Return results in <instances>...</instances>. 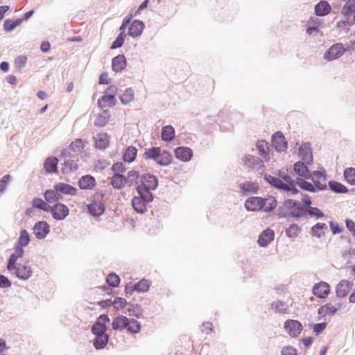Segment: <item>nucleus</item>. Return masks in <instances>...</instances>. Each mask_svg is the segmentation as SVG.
<instances>
[{"mask_svg":"<svg viewBox=\"0 0 355 355\" xmlns=\"http://www.w3.org/2000/svg\"><path fill=\"white\" fill-rule=\"evenodd\" d=\"M294 171L297 175L306 179L311 176L307 166L302 162H297L294 164Z\"/></svg>","mask_w":355,"mask_h":355,"instance_id":"nucleus-27","label":"nucleus"},{"mask_svg":"<svg viewBox=\"0 0 355 355\" xmlns=\"http://www.w3.org/2000/svg\"><path fill=\"white\" fill-rule=\"evenodd\" d=\"M284 328L291 336H297L302 331V324L297 320H288L284 323Z\"/></svg>","mask_w":355,"mask_h":355,"instance_id":"nucleus-11","label":"nucleus"},{"mask_svg":"<svg viewBox=\"0 0 355 355\" xmlns=\"http://www.w3.org/2000/svg\"><path fill=\"white\" fill-rule=\"evenodd\" d=\"M272 144L278 151L284 150L287 148V143L282 132H277L272 136Z\"/></svg>","mask_w":355,"mask_h":355,"instance_id":"nucleus-13","label":"nucleus"},{"mask_svg":"<svg viewBox=\"0 0 355 355\" xmlns=\"http://www.w3.org/2000/svg\"><path fill=\"white\" fill-rule=\"evenodd\" d=\"M10 180H11V176L10 175H4L0 180V191L1 193L4 192L6 190L7 185L9 184Z\"/></svg>","mask_w":355,"mask_h":355,"instance_id":"nucleus-62","label":"nucleus"},{"mask_svg":"<svg viewBox=\"0 0 355 355\" xmlns=\"http://www.w3.org/2000/svg\"><path fill=\"white\" fill-rule=\"evenodd\" d=\"M24 254V250L22 249V247L21 246H16L15 248V252L13 254H11L8 263V269L9 270H12V269L15 268V263L18 258H20L22 257Z\"/></svg>","mask_w":355,"mask_h":355,"instance_id":"nucleus-26","label":"nucleus"},{"mask_svg":"<svg viewBox=\"0 0 355 355\" xmlns=\"http://www.w3.org/2000/svg\"><path fill=\"white\" fill-rule=\"evenodd\" d=\"M141 197H134L132 200V205L134 209L138 213H144L146 211V203Z\"/></svg>","mask_w":355,"mask_h":355,"instance_id":"nucleus-30","label":"nucleus"},{"mask_svg":"<svg viewBox=\"0 0 355 355\" xmlns=\"http://www.w3.org/2000/svg\"><path fill=\"white\" fill-rule=\"evenodd\" d=\"M299 154L307 164L312 161V152L309 144H302L299 148Z\"/></svg>","mask_w":355,"mask_h":355,"instance_id":"nucleus-28","label":"nucleus"},{"mask_svg":"<svg viewBox=\"0 0 355 355\" xmlns=\"http://www.w3.org/2000/svg\"><path fill=\"white\" fill-rule=\"evenodd\" d=\"M331 287L325 282H320L315 284L312 288L313 294L319 298L325 299L329 295Z\"/></svg>","mask_w":355,"mask_h":355,"instance_id":"nucleus-7","label":"nucleus"},{"mask_svg":"<svg viewBox=\"0 0 355 355\" xmlns=\"http://www.w3.org/2000/svg\"><path fill=\"white\" fill-rule=\"evenodd\" d=\"M262 198L251 197L245 202V208L249 211H258L261 209Z\"/></svg>","mask_w":355,"mask_h":355,"instance_id":"nucleus-18","label":"nucleus"},{"mask_svg":"<svg viewBox=\"0 0 355 355\" xmlns=\"http://www.w3.org/2000/svg\"><path fill=\"white\" fill-rule=\"evenodd\" d=\"M51 214L55 220L64 219L69 213L68 207L62 203H56L51 208Z\"/></svg>","mask_w":355,"mask_h":355,"instance_id":"nucleus-9","label":"nucleus"},{"mask_svg":"<svg viewBox=\"0 0 355 355\" xmlns=\"http://www.w3.org/2000/svg\"><path fill=\"white\" fill-rule=\"evenodd\" d=\"M312 180L318 189L323 190L327 188V178L324 172L315 171L313 175Z\"/></svg>","mask_w":355,"mask_h":355,"instance_id":"nucleus-14","label":"nucleus"},{"mask_svg":"<svg viewBox=\"0 0 355 355\" xmlns=\"http://www.w3.org/2000/svg\"><path fill=\"white\" fill-rule=\"evenodd\" d=\"M297 185L303 190L310 191V192H315L316 189L314 185L311 183L306 182L302 179H297Z\"/></svg>","mask_w":355,"mask_h":355,"instance_id":"nucleus-49","label":"nucleus"},{"mask_svg":"<svg viewBox=\"0 0 355 355\" xmlns=\"http://www.w3.org/2000/svg\"><path fill=\"white\" fill-rule=\"evenodd\" d=\"M342 306L343 302L340 299L333 297L330 302L318 309V313L323 317L334 315L341 309Z\"/></svg>","mask_w":355,"mask_h":355,"instance_id":"nucleus-3","label":"nucleus"},{"mask_svg":"<svg viewBox=\"0 0 355 355\" xmlns=\"http://www.w3.org/2000/svg\"><path fill=\"white\" fill-rule=\"evenodd\" d=\"M125 37V33H121L118 35L117 38L113 42L112 46H111V49H115L121 47L124 43Z\"/></svg>","mask_w":355,"mask_h":355,"instance_id":"nucleus-60","label":"nucleus"},{"mask_svg":"<svg viewBox=\"0 0 355 355\" xmlns=\"http://www.w3.org/2000/svg\"><path fill=\"white\" fill-rule=\"evenodd\" d=\"M257 148L262 156V159L265 161L268 159V144L265 141H259L257 144Z\"/></svg>","mask_w":355,"mask_h":355,"instance_id":"nucleus-46","label":"nucleus"},{"mask_svg":"<svg viewBox=\"0 0 355 355\" xmlns=\"http://www.w3.org/2000/svg\"><path fill=\"white\" fill-rule=\"evenodd\" d=\"M331 11V6L328 2L322 1L315 7V12L318 16H324Z\"/></svg>","mask_w":355,"mask_h":355,"instance_id":"nucleus-32","label":"nucleus"},{"mask_svg":"<svg viewBox=\"0 0 355 355\" xmlns=\"http://www.w3.org/2000/svg\"><path fill=\"white\" fill-rule=\"evenodd\" d=\"M282 209L284 211V216H292L293 218L302 216L304 211L302 206L299 202L290 199L284 202Z\"/></svg>","mask_w":355,"mask_h":355,"instance_id":"nucleus-4","label":"nucleus"},{"mask_svg":"<svg viewBox=\"0 0 355 355\" xmlns=\"http://www.w3.org/2000/svg\"><path fill=\"white\" fill-rule=\"evenodd\" d=\"M32 205L33 207L46 211H48L50 208L49 205L45 201L39 198H34L33 200Z\"/></svg>","mask_w":355,"mask_h":355,"instance_id":"nucleus-50","label":"nucleus"},{"mask_svg":"<svg viewBox=\"0 0 355 355\" xmlns=\"http://www.w3.org/2000/svg\"><path fill=\"white\" fill-rule=\"evenodd\" d=\"M245 164L248 167H254L256 165L259 164V162L255 160L253 156H246L244 159Z\"/></svg>","mask_w":355,"mask_h":355,"instance_id":"nucleus-63","label":"nucleus"},{"mask_svg":"<svg viewBox=\"0 0 355 355\" xmlns=\"http://www.w3.org/2000/svg\"><path fill=\"white\" fill-rule=\"evenodd\" d=\"M58 159L55 157H48L44 163V168L48 173H58Z\"/></svg>","mask_w":355,"mask_h":355,"instance_id":"nucleus-23","label":"nucleus"},{"mask_svg":"<svg viewBox=\"0 0 355 355\" xmlns=\"http://www.w3.org/2000/svg\"><path fill=\"white\" fill-rule=\"evenodd\" d=\"M320 26V22L316 17H311L307 22V33L311 34L313 31L318 30Z\"/></svg>","mask_w":355,"mask_h":355,"instance_id":"nucleus-51","label":"nucleus"},{"mask_svg":"<svg viewBox=\"0 0 355 355\" xmlns=\"http://www.w3.org/2000/svg\"><path fill=\"white\" fill-rule=\"evenodd\" d=\"M300 227L297 225H291L286 231V235L290 238H295L300 232Z\"/></svg>","mask_w":355,"mask_h":355,"instance_id":"nucleus-56","label":"nucleus"},{"mask_svg":"<svg viewBox=\"0 0 355 355\" xmlns=\"http://www.w3.org/2000/svg\"><path fill=\"white\" fill-rule=\"evenodd\" d=\"M128 318L124 315H119L116 317L112 321V328L114 330L122 331L125 329V324H127Z\"/></svg>","mask_w":355,"mask_h":355,"instance_id":"nucleus-36","label":"nucleus"},{"mask_svg":"<svg viewBox=\"0 0 355 355\" xmlns=\"http://www.w3.org/2000/svg\"><path fill=\"white\" fill-rule=\"evenodd\" d=\"M22 22V19H17L15 21L7 19L3 23L4 30L7 32H10L15 29L17 26L20 25Z\"/></svg>","mask_w":355,"mask_h":355,"instance_id":"nucleus-48","label":"nucleus"},{"mask_svg":"<svg viewBox=\"0 0 355 355\" xmlns=\"http://www.w3.org/2000/svg\"><path fill=\"white\" fill-rule=\"evenodd\" d=\"M117 94V87L115 85L109 86L105 94L98 100V105L101 107H110L115 104V96Z\"/></svg>","mask_w":355,"mask_h":355,"instance_id":"nucleus-5","label":"nucleus"},{"mask_svg":"<svg viewBox=\"0 0 355 355\" xmlns=\"http://www.w3.org/2000/svg\"><path fill=\"white\" fill-rule=\"evenodd\" d=\"M85 146V141L81 139H76L71 141L69 144V150L67 149H64L62 150L61 155L66 157L70 155L71 152L77 153H81L84 149Z\"/></svg>","mask_w":355,"mask_h":355,"instance_id":"nucleus-8","label":"nucleus"},{"mask_svg":"<svg viewBox=\"0 0 355 355\" xmlns=\"http://www.w3.org/2000/svg\"><path fill=\"white\" fill-rule=\"evenodd\" d=\"M353 283L349 280H341L336 287V298L345 297L352 289Z\"/></svg>","mask_w":355,"mask_h":355,"instance_id":"nucleus-10","label":"nucleus"},{"mask_svg":"<svg viewBox=\"0 0 355 355\" xmlns=\"http://www.w3.org/2000/svg\"><path fill=\"white\" fill-rule=\"evenodd\" d=\"M341 12L346 18H349L352 13L355 12V0H348L344 5Z\"/></svg>","mask_w":355,"mask_h":355,"instance_id":"nucleus-38","label":"nucleus"},{"mask_svg":"<svg viewBox=\"0 0 355 355\" xmlns=\"http://www.w3.org/2000/svg\"><path fill=\"white\" fill-rule=\"evenodd\" d=\"M44 198L48 202H54L62 199V195L56 189H49L44 193Z\"/></svg>","mask_w":355,"mask_h":355,"instance_id":"nucleus-34","label":"nucleus"},{"mask_svg":"<svg viewBox=\"0 0 355 355\" xmlns=\"http://www.w3.org/2000/svg\"><path fill=\"white\" fill-rule=\"evenodd\" d=\"M282 355H297V351L295 348L291 346H287L283 348Z\"/></svg>","mask_w":355,"mask_h":355,"instance_id":"nucleus-64","label":"nucleus"},{"mask_svg":"<svg viewBox=\"0 0 355 355\" xmlns=\"http://www.w3.org/2000/svg\"><path fill=\"white\" fill-rule=\"evenodd\" d=\"M106 330V325L101 324L100 322H97L93 325L92 328V331L95 335L104 334H105Z\"/></svg>","mask_w":355,"mask_h":355,"instance_id":"nucleus-57","label":"nucleus"},{"mask_svg":"<svg viewBox=\"0 0 355 355\" xmlns=\"http://www.w3.org/2000/svg\"><path fill=\"white\" fill-rule=\"evenodd\" d=\"M146 159H153L157 164L167 166L172 162V155L166 150H162L159 147H152L144 153Z\"/></svg>","mask_w":355,"mask_h":355,"instance_id":"nucleus-1","label":"nucleus"},{"mask_svg":"<svg viewBox=\"0 0 355 355\" xmlns=\"http://www.w3.org/2000/svg\"><path fill=\"white\" fill-rule=\"evenodd\" d=\"M141 324L135 319L128 318L125 329L130 334H137L141 331Z\"/></svg>","mask_w":355,"mask_h":355,"instance_id":"nucleus-33","label":"nucleus"},{"mask_svg":"<svg viewBox=\"0 0 355 355\" xmlns=\"http://www.w3.org/2000/svg\"><path fill=\"white\" fill-rule=\"evenodd\" d=\"M345 51V49L343 44L336 43L333 44L327 51L324 55V58L327 60H333L340 58Z\"/></svg>","mask_w":355,"mask_h":355,"instance_id":"nucleus-6","label":"nucleus"},{"mask_svg":"<svg viewBox=\"0 0 355 355\" xmlns=\"http://www.w3.org/2000/svg\"><path fill=\"white\" fill-rule=\"evenodd\" d=\"M137 155V149L132 146H128L123 154V159L124 162L131 163L136 159Z\"/></svg>","mask_w":355,"mask_h":355,"instance_id":"nucleus-29","label":"nucleus"},{"mask_svg":"<svg viewBox=\"0 0 355 355\" xmlns=\"http://www.w3.org/2000/svg\"><path fill=\"white\" fill-rule=\"evenodd\" d=\"M345 180L351 185H355V168L349 167L344 171Z\"/></svg>","mask_w":355,"mask_h":355,"instance_id":"nucleus-47","label":"nucleus"},{"mask_svg":"<svg viewBox=\"0 0 355 355\" xmlns=\"http://www.w3.org/2000/svg\"><path fill=\"white\" fill-rule=\"evenodd\" d=\"M110 183L114 188L121 189L126 183V178L120 173H115L112 177Z\"/></svg>","mask_w":355,"mask_h":355,"instance_id":"nucleus-35","label":"nucleus"},{"mask_svg":"<svg viewBox=\"0 0 355 355\" xmlns=\"http://www.w3.org/2000/svg\"><path fill=\"white\" fill-rule=\"evenodd\" d=\"M109 119L110 114L108 112L104 110L97 116L94 125L98 127H103L108 123Z\"/></svg>","mask_w":355,"mask_h":355,"instance_id":"nucleus-40","label":"nucleus"},{"mask_svg":"<svg viewBox=\"0 0 355 355\" xmlns=\"http://www.w3.org/2000/svg\"><path fill=\"white\" fill-rule=\"evenodd\" d=\"M30 241L29 234L26 230H23L20 232V236L18 240L19 246L25 247L28 245Z\"/></svg>","mask_w":355,"mask_h":355,"instance_id":"nucleus-53","label":"nucleus"},{"mask_svg":"<svg viewBox=\"0 0 355 355\" xmlns=\"http://www.w3.org/2000/svg\"><path fill=\"white\" fill-rule=\"evenodd\" d=\"M137 189L139 194V197L142 198L147 202L153 200V196L150 192L152 189H148L142 186H138Z\"/></svg>","mask_w":355,"mask_h":355,"instance_id":"nucleus-44","label":"nucleus"},{"mask_svg":"<svg viewBox=\"0 0 355 355\" xmlns=\"http://www.w3.org/2000/svg\"><path fill=\"white\" fill-rule=\"evenodd\" d=\"M142 187L155 190L158 185V180L155 175L146 174L142 177Z\"/></svg>","mask_w":355,"mask_h":355,"instance_id":"nucleus-21","label":"nucleus"},{"mask_svg":"<svg viewBox=\"0 0 355 355\" xmlns=\"http://www.w3.org/2000/svg\"><path fill=\"white\" fill-rule=\"evenodd\" d=\"M144 28V24L140 20H135L128 28V35L130 37H136L139 36Z\"/></svg>","mask_w":355,"mask_h":355,"instance_id":"nucleus-16","label":"nucleus"},{"mask_svg":"<svg viewBox=\"0 0 355 355\" xmlns=\"http://www.w3.org/2000/svg\"><path fill=\"white\" fill-rule=\"evenodd\" d=\"M88 210L92 215L98 216L104 212V207L100 202H93L88 205Z\"/></svg>","mask_w":355,"mask_h":355,"instance_id":"nucleus-39","label":"nucleus"},{"mask_svg":"<svg viewBox=\"0 0 355 355\" xmlns=\"http://www.w3.org/2000/svg\"><path fill=\"white\" fill-rule=\"evenodd\" d=\"M14 270L17 276L21 279H27L32 275V270L28 266L19 264Z\"/></svg>","mask_w":355,"mask_h":355,"instance_id":"nucleus-22","label":"nucleus"},{"mask_svg":"<svg viewBox=\"0 0 355 355\" xmlns=\"http://www.w3.org/2000/svg\"><path fill=\"white\" fill-rule=\"evenodd\" d=\"M150 286V281L147 279H141L136 284V291L138 292H146Z\"/></svg>","mask_w":355,"mask_h":355,"instance_id":"nucleus-55","label":"nucleus"},{"mask_svg":"<svg viewBox=\"0 0 355 355\" xmlns=\"http://www.w3.org/2000/svg\"><path fill=\"white\" fill-rule=\"evenodd\" d=\"M126 66V59L123 55H118L112 59V67L116 72L121 71Z\"/></svg>","mask_w":355,"mask_h":355,"instance_id":"nucleus-24","label":"nucleus"},{"mask_svg":"<svg viewBox=\"0 0 355 355\" xmlns=\"http://www.w3.org/2000/svg\"><path fill=\"white\" fill-rule=\"evenodd\" d=\"M96 336V337L94 342V346L97 349L104 348L108 342V335L104 334Z\"/></svg>","mask_w":355,"mask_h":355,"instance_id":"nucleus-41","label":"nucleus"},{"mask_svg":"<svg viewBox=\"0 0 355 355\" xmlns=\"http://www.w3.org/2000/svg\"><path fill=\"white\" fill-rule=\"evenodd\" d=\"M271 308L275 313L284 314L287 312L288 306L284 302L277 301L272 304Z\"/></svg>","mask_w":355,"mask_h":355,"instance_id":"nucleus-43","label":"nucleus"},{"mask_svg":"<svg viewBox=\"0 0 355 355\" xmlns=\"http://www.w3.org/2000/svg\"><path fill=\"white\" fill-rule=\"evenodd\" d=\"M49 232V225L45 221L37 223L34 227V233L39 239H43Z\"/></svg>","mask_w":355,"mask_h":355,"instance_id":"nucleus-17","label":"nucleus"},{"mask_svg":"<svg viewBox=\"0 0 355 355\" xmlns=\"http://www.w3.org/2000/svg\"><path fill=\"white\" fill-rule=\"evenodd\" d=\"M135 15L133 14V11H130V12L123 19L122 24L119 28L121 33H124V31L130 24V20L133 18Z\"/></svg>","mask_w":355,"mask_h":355,"instance_id":"nucleus-61","label":"nucleus"},{"mask_svg":"<svg viewBox=\"0 0 355 355\" xmlns=\"http://www.w3.org/2000/svg\"><path fill=\"white\" fill-rule=\"evenodd\" d=\"M107 283L112 287H117L120 283L119 275L115 273H110L106 278Z\"/></svg>","mask_w":355,"mask_h":355,"instance_id":"nucleus-54","label":"nucleus"},{"mask_svg":"<svg viewBox=\"0 0 355 355\" xmlns=\"http://www.w3.org/2000/svg\"><path fill=\"white\" fill-rule=\"evenodd\" d=\"M327 229V227L325 223H318L315 225H313L311 229L312 234L314 236L320 238L321 236L324 235V232Z\"/></svg>","mask_w":355,"mask_h":355,"instance_id":"nucleus-42","label":"nucleus"},{"mask_svg":"<svg viewBox=\"0 0 355 355\" xmlns=\"http://www.w3.org/2000/svg\"><path fill=\"white\" fill-rule=\"evenodd\" d=\"M94 143L97 148L105 149L110 145V137L107 133H99L94 137Z\"/></svg>","mask_w":355,"mask_h":355,"instance_id":"nucleus-15","label":"nucleus"},{"mask_svg":"<svg viewBox=\"0 0 355 355\" xmlns=\"http://www.w3.org/2000/svg\"><path fill=\"white\" fill-rule=\"evenodd\" d=\"M265 179L269 184L277 189H281L284 191H289L293 194H296L298 193V190L295 187L294 181L292 180L290 177H284V180L286 182H284L278 178H275L271 175L266 176Z\"/></svg>","mask_w":355,"mask_h":355,"instance_id":"nucleus-2","label":"nucleus"},{"mask_svg":"<svg viewBox=\"0 0 355 355\" xmlns=\"http://www.w3.org/2000/svg\"><path fill=\"white\" fill-rule=\"evenodd\" d=\"M175 157L182 162H189L192 156L193 151L190 148L181 146L177 148L175 151Z\"/></svg>","mask_w":355,"mask_h":355,"instance_id":"nucleus-12","label":"nucleus"},{"mask_svg":"<svg viewBox=\"0 0 355 355\" xmlns=\"http://www.w3.org/2000/svg\"><path fill=\"white\" fill-rule=\"evenodd\" d=\"M162 139L166 141H171L175 137V130L171 125H166L162 130Z\"/></svg>","mask_w":355,"mask_h":355,"instance_id":"nucleus-37","label":"nucleus"},{"mask_svg":"<svg viewBox=\"0 0 355 355\" xmlns=\"http://www.w3.org/2000/svg\"><path fill=\"white\" fill-rule=\"evenodd\" d=\"M134 92L132 89H127L121 96L120 99L123 104H127L134 99Z\"/></svg>","mask_w":355,"mask_h":355,"instance_id":"nucleus-52","label":"nucleus"},{"mask_svg":"<svg viewBox=\"0 0 355 355\" xmlns=\"http://www.w3.org/2000/svg\"><path fill=\"white\" fill-rule=\"evenodd\" d=\"M96 184V180L90 175L83 176L78 181L81 189H92Z\"/></svg>","mask_w":355,"mask_h":355,"instance_id":"nucleus-25","label":"nucleus"},{"mask_svg":"<svg viewBox=\"0 0 355 355\" xmlns=\"http://www.w3.org/2000/svg\"><path fill=\"white\" fill-rule=\"evenodd\" d=\"M277 206V200L274 197L268 196L266 198H262L261 209L263 211H270Z\"/></svg>","mask_w":355,"mask_h":355,"instance_id":"nucleus-31","label":"nucleus"},{"mask_svg":"<svg viewBox=\"0 0 355 355\" xmlns=\"http://www.w3.org/2000/svg\"><path fill=\"white\" fill-rule=\"evenodd\" d=\"M330 189L336 193H346L348 191L347 188L343 185V184L336 182L331 181L329 182Z\"/></svg>","mask_w":355,"mask_h":355,"instance_id":"nucleus-45","label":"nucleus"},{"mask_svg":"<svg viewBox=\"0 0 355 355\" xmlns=\"http://www.w3.org/2000/svg\"><path fill=\"white\" fill-rule=\"evenodd\" d=\"M241 189L243 192H255L257 189V186L255 183L246 182L241 185Z\"/></svg>","mask_w":355,"mask_h":355,"instance_id":"nucleus-59","label":"nucleus"},{"mask_svg":"<svg viewBox=\"0 0 355 355\" xmlns=\"http://www.w3.org/2000/svg\"><path fill=\"white\" fill-rule=\"evenodd\" d=\"M127 304L126 300L120 297H116L112 302V305L114 308L116 310H121L125 307Z\"/></svg>","mask_w":355,"mask_h":355,"instance_id":"nucleus-58","label":"nucleus"},{"mask_svg":"<svg viewBox=\"0 0 355 355\" xmlns=\"http://www.w3.org/2000/svg\"><path fill=\"white\" fill-rule=\"evenodd\" d=\"M54 189H56L58 191H59L60 193L62 194H66V195H70V196H75L77 193L76 188L65 183L59 182L54 185Z\"/></svg>","mask_w":355,"mask_h":355,"instance_id":"nucleus-19","label":"nucleus"},{"mask_svg":"<svg viewBox=\"0 0 355 355\" xmlns=\"http://www.w3.org/2000/svg\"><path fill=\"white\" fill-rule=\"evenodd\" d=\"M274 232L270 229H267L260 234L258 243L260 246L265 247L274 239Z\"/></svg>","mask_w":355,"mask_h":355,"instance_id":"nucleus-20","label":"nucleus"}]
</instances>
